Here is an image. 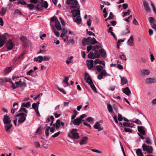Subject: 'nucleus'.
<instances>
[{"instance_id": "1", "label": "nucleus", "mask_w": 156, "mask_h": 156, "mask_svg": "<svg viewBox=\"0 0 156 156\" xmlns=\"http://www.w3.org/2000/svg\"><path fill=\"white\" fill-rule=\"evenodd\" d=\"M77 129H73L71 131L68 133V136L71 139H78L79 137V135L77 132Z\"/></svg>"}, {"instance_id": "2", "label": "nucleus", "mask_w": 156, "mask_h": 156, "mask_svg": "<svg viewBox=\"0 0 156 156\" xmlns=\"http://www.w3.org/2000/svg\"><path fill=\"white\" fill-rule=\"evenodd\" d=\"M27 114L23 112L18 113L16 115V117H19L18 122L20 123L24 122L26 120Z\"/></svg>"}, {"instance_id": "3", "label": "nucleus", "mask_w": 156, "mask_h": 156, "mask_svg": "<svg viewBox=\"0 0 156 156\" xmlns=\"http://www.w3.org/2000/svg\"><path fill=\"white\" fill-rule=\"evenodd\" d=\"M142 147L143 151H146L149 154L152 153L153 148L152 146H151L147 145L144 144H142Z\"/></svg>"}, {"instance_id": "4", "label": "nucleus", "mask_w": 156, "mask_h": 156, "mask_svg": "<svg viewBox=\"0 0 156 156\" xmlns=\"http://www.w3.org/2000/svg\"><path fill=\"white\" fill-rule=\"evenodd\" d=\"M78 3L76 0H67L66 1V3L68 5H72L73 6H70V8H77V4Z\"/></svg>"}, {"instance_id": "5", "label": "nucleus", "mask_w": 156, "mask_h": 156, "mask_svg": "<svg viewBox=\"0 0 156 156\" xmlns=\"http://www.w3.org/2000/svg\"><path fill=\"white\" fill-rule=\"evenodd\" d=\"M143 2L145 11L148 13H150L151 12V10L147 1L146 0H143Z\"/></svg>"}, {"instance_id": "6", "label": "nucleus", "mask_w": 156, "mask_h": 156, "mask_svg": "<svg viewBox=\"0 0 156 156\" xmlns=\"http://www.w3.org/2000/svg\"><path fill=\"white\" fill-rule=\"evenodd\" d=\"M100 72V73L98 76V78L99 80L101 79L103 76H110L109 74L107 73L105 69H104Z\"/></svg>"}, {"instance_id": "7", "label": "nucleus", "mask_w": 156, "mask_h": 156, "mask_svg": "<svg viewBox=\"0 0 156 156\" xmlns=\"http://www.w3.org/2000/svg\"><path fill=\"white\" fill-rule=\"evenodd\" d=\"M71 12L74 17H76L80 15V11L79 8L77 7V8H74V9L72 10Z\"/></svg>"}, {"instance_id": "8", "label": "nucleus", "mask_w": 156, "mask_h": 156, "mask_svg": "<svg viewBox=\"0 0 156 156\" xmlns=\"http://www.w3.org/2000/svg\"><path fill=\"white\" fill-rule=\"evenodd\" d=\"M85 80L86 82L88 83L90 85L93 83L91 77L89 75V74L87 73H85Z\"/></svg>"}, {"instance_id": "9", "label": "nucleus", "mask_w": 156, "mask_h": 156, "mask_svg": "<svg viewBox=\"0 0 156 156\" xmlns=\"http://www.w3.org/2000/svg\"><path fill=\"white\" fill-rule=\"evenodd\" d=\"M3 121L4 124L11 123L12 121L10 118L7 114H6L4 115Z\"/></svg>"}, {"instance_id": "10", "label": "nucleus", "mask_w": 156, "mask_h": 156, "mask_svg": "<svg viewBox=\"0 0 156 156\" xmlns=\"http://www.w3.org/2000/svg\"><path fill=\"white\" fill-rule=\"evenodd\" d=\"M13 44L12 40L10 39L7 42L6 44V46L8 50H11L13 47Z\"/></svg>"}, {"instance_id": "11", "label": "nucleus", "mask_w": 156, "mask_h": 156, "mask_svg": "<svg viewBox=\"0 0 156 156\" xmlns=\"http://www.w3.org/2000/svg\"><path fill=\"white\" fill-rule=\"evenodd\" d=\"M26 74L27 75H30L32 77L35 78L37 76V75L36 73H35L34 70L32 69H30L29 71H27Z\"/></svg>"}, {"instance_id": "12", "label": "nucleus", "mask_w": 156, "mask_h": 156, "mask_svg": "<svg viewBox=\"0 0 156 156\" xmlns=\"http://www.w3.org/2000/svg\"><path fill=\"white\" fill-rule=\"evenodd\" d=\"M138 131L140 133L143 135H145L146 134L145 131V128L144 126H138Z\"/></svg>"}, {"instance_id": "13", "label": "nucleus", "mask_w": 156, "mask_h": 156, "mask_svg": "<svg viewBox=\"0 0 156 156\" xmlns=\"http://www.w3.org/2000/svg\"><path fill=\"white\" fill-rule=\"evenodd\" d=\"M94 61L92 60H87V64L89 69H91L93 67Z\"/></svg>"}, {"instance_id": "14", "label": "nucleus", "mask_w": 156, "mask_h": 156, "mask_svg": "<svg viewBox=\"0 0 156 156\" xmlns=\"http://www.w3.org/2000/svg\"><path fill=\"white\" fill-rule=\"evenodd\" d=\"M43 2H40L36 6H35V8L36 10L37 11H42L43 9Z\"/></svg>"}, {"instance_id": "15", "label": "nucleus", "mask_w": 156, "mask_h": 156, "mask_svg": "<svg viewBox=\"0 0 156 156\" xmlns=\"http://www.w3.org/2000/svg\"><path fill=\"white\" fill-rule=\"evenodd\" d=\"M91 38L90 37H88L87 38H84L82 41V43L83 46H85L86 44H88V41L89 39Z\"/></svg>"}, {"instance_id": "16", "label": "nucleus", "mask_w": 156, "mask_h": 156, "mask_svg": "<svg viewBox=\"0 0 156 156\" xmlns=\"http://www.w3.org/2000/svg\"><path fill=\"white\" fill-rule=\"evenodd\" d=\"M101 125L99 122H96L94 126V127L95 129L98 130V131H101L103 130V128L100 127Z\"/></svg>"}, {"instance_id": "17", "label": "nucleus", "mask_w": 156, "mask_h": 156, "mask_svg": "<svg viewBox=\"0 0 156 156\" xmlns=\"http://www.w3.org/2000/svg\"><path fill=\"white\" fill-rule=\"evenodd\" d=\"M81 122V121L79 117H78L73 121L72 124H73L76 126H79Z\"/></svg>"}, {"instance_id": "18", "label": "nucleus", "mask_w": 156, "mask_h": 156, "mask_svg": "<svg viewBox=\"0 0 156 156\" xmlns=\"http://www.w3.org/2000/svg\"><path fill=\"white\" fill-rule=\"evenodd\" d=\"M146 82L147 83H152L156 82V80L154 78H149L146 80Z\"/></svg>"}, {"instance_id": "19", "label": "nucleus", "mask_w": 156, "mask_h": 156, "mask_svg": "<svg viewBox=\"0 0 156 156\" xmlns=\"http://www.w3.org/2000/svg\"><path fill=\"white\" fill-rule=\"evenodd\" d=\"M88 138L87 136H83L80 142V145H83L86 144L88 141Z\"/></svg>"}, {"instance_id": "20", "label": "nucleus", "mask_w": 156, "mask_h": 156, "mask_svg": "<svg viewBox=\"0 0 156 156\" xmlns=\"http://www.w3.org/2000/svg\"><path fill=\"white\" fill-rule=\"evenodd\" d=\"M122 92L125 93L126 95L129 96L131 94V91L129 87H126L125 88H123L122 89Z\"/></svg>"}, {"instance_id": "21", "label": "nucleus", "mask_w": 156, "mask_h": 156, "mask_svg": "<svg viewBox=\"0 0 156 156\" xmlns=\"http://www.w3.org/2000/svg\"><path fill=\"white\" fill-rule=\"evenodd\" d=\"M5 130L7 132H9L10 131V128L12 126V125L11 123L5 124Z\"/></svg>"}, {"instance_id": "22", "label": "nucleus", "mask_w": 156, "mask_h": 156, "mask_svg": "<svg viewBox=\"0 0 156 156\" xmlns=\"http://www.w3.org/2000/svg\"><path fill=\"white\" fill-rule=\"evenodd\" d=\"M16 87L18 88L19 87H20L23 90H24L25 88L27 86V83L25 82H23L22 84H20L18 83V84H16Z\"/></svg>"}, {"instance_id": "23", "label": "nucleus", "mask_w": 156, "mask_h": 156, "mask_svg": "<svg viewBox=\"0 0 156 156\" xmlns=\"http://www.w3.org/2000/svg\"><path fill=\"white\" fill-rule=\"evenodd\" d=\"M99 53L103 57L105 58L106 57V52L103 48H101L99 50Z\"/></svg>"}, {"instance_id": "24", "label": "nucleus", "mask_w": 156, "mask_h": 156, "mask_svg": "<svg viewBox=\"0 0 156 156\" xmlns=\"http://www.w3.org/2000/svg\"><path fill=\"white\" fill-rule=\"evenodd\" d=\"M34 60L35 62L38 61L39 62L41 63L43 61V57L42 56L39 55L37 58L35 57Z\"/></svg>"}, {"instance_id": "25", "label": "nucleus", "mask_w": 156, "mask_h": 156, "mask_svg": "<svg viewBox=\"0 0 156 156\" xmlns=\"http://www.w3.org/2000/svg\"><path fill=\"white\" fill-rule=\"evenodd\" d=\"M98 42L96 39L94 37L91 38L89 39V41H88V44H97Z\"/></svg>"}, {"instance_id": "26", "label": "nucleus", "mask_w": 156, "mask_h": 156, "mask_svg": "<svg viewBox=\"0 0 156 156\" xmlns=\"http://www.w3.org/2000/svg\"><path fill=\"white\" fill-rule=\"evenodd\" d=\"M73 112L74 113V114H73L71 117V121L70 123V124L71 125H72L73 121L74 119L76 117V115L78 113V112L76 110H73Z\"/></svg>"}, {"instance_id": "27", "label": "nucleus", "mask_w": 156, "mask_h": 156, "mask_svg": "<svg viewBox=\"0 0 156 156\" xmlns=\"http://www.w3.org/2000/svg\"><path fill=\"white\" fill-rule=\"evenodd\" d=\"M56 29L58 30H62V27L61 26L60 23L59 21H57L56 22H55V26Z\"/></svg>"}, {"instance_id": "28", "label": "nucleus", "mask_w": 156, "mask_h": 156, "mask_svg": "<svg viewBox=\"0 0 156 156\" xmlns=\"http://www.w3.org/2000/svg\"><path fill=\"white\" fill-rule=\"evenodd\" d=\"M150 71L148 69H144L141 71L140 74L142 76L149 75Z\"/></svg>"}, {"instance_id": "29", "label": "nucleus", "mask_w": 156, "mask_h": 156, "mask_svg": "<svg viewBox=\"0 0 156 156\" xmlns=\"http://www.w3.org/2000/svg\"><path fill=\"white\" fill-rule=\"evenodd\" d=\"M95 64H101L104 66L105 65V62L104 61H100L99 59H96L94 60Z\"/></svg>"}, {"instance_id": "30", "label": "nucleus", "mask_w": 156, "mask_h": 156, "mask_svg": "<svg viewBox=\"0 0 156 156\" xmlns=\"http://www.w3.org/2000/svg\"><path fill=\"white\" fill-rule=\"evenodd\" d=\"M120 76L121 78V84L122 85L126 84L128 82L126 78L124 77H122Z\"/></svg>"}, {"instance_id": "31", "label": "nucleus", "mask_w": 156, "mask_h": 156, "mask_svg": "<svg viewBox=\"0 0 156 156\" xmlns=\"http://www.w3.org/2000/svg\"><path fill=\"white\" fill-rule=\"evenodd\" d=\"M51 28L56 36L57 37H58L59 36V33L58 32L56 31L55 28V25H52L51 26Z\"/></svg>"}, {"instance_id": "32", "label": "nucleus", "mask_w": 156, "mask_h": 156, "mask_svg": "<svg viewBox=\"0 0 156 156\" xmlns=\"http://www.w3.org/2000/svg\"><path fill=\"white\" fill-rule=\"evenodd\" d=\"M18 103L17 102L14 103L13 105V107H15V106H17V107L14 108V109L13 108H12L11 109V112L12 114H14L15 112V110H16L18 108Z\"/></svg>"}, {"instance_id": "33", "label": "nucleus", "mask_w": 156, "mask_h": 156, "mask_svg": "<svg viewBox=\"0 0 156 156\" xmlns=\"http://www.w3.org/2000/svg\"><path fill=\"white\" fill-rule=\"evenodd\" d=\"M130 32L128 28H126L124 30L122 31L121 33L122 35H124Z\"/></svg>"}, {"instance_id": "34", "label": "nucleus", "mask_w": 156, "mask_h": 156, "mask_svg": "<svg viewBox=\"0 0 156 156\" xmlns=\"http://www.w3.org/2000/svg\"><path fill=\"white\" fill-rule=\"evenodd\" d=\"M133 36L131 35L128 40V44L130 46L133 45L132 43L133 42Z\"/></svg>"}, {"instance_id": "35", "label": "nucleus", "mask_w": 156, "mask_h": 156, "mask_svg": "<svg viewBox=\"0 0 156 156\" xmlns=\"http://www.w3.org/2000/svg\"><path fill=\"white\" fill-rule=\"evenodd\" d=\"M95 69H96L98 72L102 71L103 69V67L101 65H98L96 66H94Z\"/></svg>"}, {"instance_id": "36", "label": "nucleus", "mask_w": 156, "mask_h": 156, "mask_svg": "<svg viewBox=\"0 0 156 156\" xmlns=\"http://www.w3.org/2000/svg\"><path fill=\"white\" fill-rule=\"evenodd\" d=\"M26 7L28 8L30 10H32L34 8L35 6L33 4H27Z\"/></svg>"}, {"instance_id": "37", "label": "nucleus", "mask_w": 156, "mask_h": 156, "mask_svg": "<svg viewBox=\"0 0 156 156\" xmlns=\"http://www.w3.org/2000/svg\"><path fill=\"white\" fill-rule=\"evenodd\" d=\"M73 20L75 22H76L78 24H80L81 21V19L80 16H77L76 19H74Z\"/></svg>"}, {"instance_id": "38", "label": "nucleus", "mask_w": 156, "mask_h": 156, "mask_svg": "<svg viewBox=\"0 0 156 156\" xmlns=\"http://www.w3.org/2000/svg\"><path fill=\"white\" fill-rule=\"evenodd\" d=\"M137 156H143V154L140 149H138L136 151Z\"/></svg>"}, {"instance_id": "39", "label": "nucleus", "mask_w": 156, "mask_h": 156, "mask_svg": "<svg viewBox=\"0 0 156 156\" xmlns=\"http://www.w3.org/2000/svg\"><path fill=\"white\" fill-rule=\"evenodd\" d=\"M31 106L30 103V102H27L26 104L23 103L21 105V107H25L27 108H29Z\"/></svg>"}, {"instance_id": "40", "label": "nucleus", "mask_w": 156, "mask_h": 156, "mask_svg": "<svg viewBox=\"0 0 156 156\" xmlns=\"http://www.w3.org/2000/svg\"><path fill=\"white\" fill-rule=\"evenodd\" d=\"M88 56L89 58L91 59H94L95 58V57L94 55V52L92 51H90L88 54Z\"/></svg>"}, {"instance_id": "41", "label": "nucleus", "mask_w": 156, "mask_h": 156, "mask_svg": "<svg viewBox=\"0 0 156 156\" xmlns=\"http://www.w3.org/2000/svg\"><path fill=\"white\" fill-rule=\"evenodd\" d=\"M94 51V55L95 57V58H98L99 57L100 55L99 53V51L98 50H93Z\"/></svg>"}, {"instance_id": "42", "label": "nucleus", "mask_w": 156, "mask_h": 156, "mask_svg": "<svg viewBox=\"0 0 156 156\" xmlns=\"http://www.w3.org/2000/svg\"><path fill=\"white\" fill-rule=\"evenodd\" d=\"M7 9L4 7H2L1 11H0V14L2 16L4 15L6 12Z\"/></svg>"}, {"instance_id": "43", "label": "nucleus", "mask_w": 156, "mask_h": 156, "mask_svg": "<svg viewBox=\"0 0 156 156\" xmlns=\"http://www.w3.org/2000/svg\"><path fill=\"white\" fill-rule=\"evenodd\" d=\"M43 0H30V2L34 4H37L40 2H42Z\"/></svg>"}, {"instance_id": "44", "label": "nucleus", "mask_w": 156, "mask_h": 156, "mask_svg": "<svg viewBox=\"0 0 156 156\" xmlns=\"http://www.w3.org/2000/svg\"><path fill=\"white\" fill-rule=\"evenodd\" d=\"M12 66L6 68L5 72L6 73H8L12 70Z\"/></svg>"}, {"instance_id": "45", "label": "nucleus", "mask_w": 156, "mask_h": 156, "mask_svg": "<svg viewBox=\"0 0 156 156\" xmlns=\"http://www.w3.org/2000/svg\"><path fill=\"white\" fill-rule=\"evenodd\" d=\"M69 80V78L68 76L64 78V80H63L62 82L63 83L66 84L67 85V86H68L69 85V84L68 83Z\"/></svg>"}, {"instance_id": "46", "label": "nucleus", "mask_w": 156, "mask_h": 156, "mask_svg": "<svg viewBox=\"0 0 156 156\" xmlns=\"http://www.w3.org/2000/svg\"><path fill=\"white\" fill-rule=\"evenodd\" d=\"M20 4L22 5H26L27 4V3L24 0H20L17 2V5H19Z\"/></svg>"}, {"instance_id": "47", "label": "nucleus", "mask_w": 156, "mask_h": 156, "mask_svg": "<svg viewBox=\"0 0 156 156\" xmlns=\"http://www.w3.org/2000/svg\"><path fill=\"white\" fill-rule=\"evenodd\" d=\"M43 57V61H48L51 58V57L50 56L45 55Z\"/></svg>"}, {"instance_id": "48", "label": "nucleus", "mask_w": 156, "mask_h": 156, "mask_svg": "<svg viewBox=\"0 0 156 156\" xmlns=\"http://www.w3.org/2000/svg\"><path fill=\"white\" fill-rule=\"evenodd\" d=\"M6 39V36L4 34L0 35V41H5Z\"/></svg>"}, {"instance_id": "49", "label": "nucleus", "mask_w": 156, "mask_h": 156, "mask_svg": "<svg viewBox=\"0 0 156 156\" xmlns=\"http://www.w3.org/2000/svg\"><path fill=\"white\" fill-rule=\"evenodd\" d=\"M73 58V57L71 56L70 57H69L67 60L66 61V63L68 65L69 63L72 62L71 59Z\"/></svg>"}, {"instance_id": "50", "label": "nucleus", "mask_w": 156, "mask_h": 156, "mask_svg": "<svg viewBox=\"0 0 156 156\" xmlns=\"http://www.w3.org/2000/svg\"><path fill=\"white\" fill-rule=\"evenodd\" d=\"M90 86L91 88V89L96 93H98V92L96 88L94 86V83H93L92 84L90 85Z\"/></svg>"}, {"instance_id": "51", "label": "nucleus", "mask_w": 156, "mask_h": 156, "mask_svg": "<svg viewBox=\"0 0 156 156\" xmlns=\"http://www.w3.org/2000/svg\"><path fill=\"white\" fill-rule=\"evenodd\" d=\"M50 20L52 22H54V21L56 22L57 21H58L57 18L55 16H54L52 17L51 19Z\"/></svg>"}, {"instance_id": "52", "label": "nucleus", "mask_w": 156, "mask_h": 156, "mask_svg": "<svg viewBox=\"0 0 156 156\" xmlns=\"http://www.w3.org/2000/svg\"><path fill=\"white\" fill-rule=\"evenodd\" d=\"M93 50H98L101 48V47L97 45H95L93 46Z\"/></svg>"}, {"instance_id": "53", "label": "nucleus", "mask_w": 156, "mask_h": 156, "mask_svg": "<svg viewBox=\"0 0 156 156\" xmlns=\"http://www.w3.org/2000/svg\"><path fill=\"white\" fill-rule=\"evenodd\" d=\"M107 108L108 111L110 112H113V110L112 108V106L110 104H108L107 105Z\"/></svg>"}, {"instance_id": "54", "label": "nucleus", "mask_w": 156, "mask_h": 156, "mask_svg": "<svg viewBox=\"0 0 156 156\" xmlns=\"http://www.w3.org/2000/svg\"><path fill=\"white\" fill-rule=\"evenodd\" d=\"M124 131L126 132L132 133L133 130L132 129L129 128H127L126 127H124Z\"/></svg>"}, {"instance_id": "55", "label": "nucleus", "mask_w": 156, "mask_h": 156, "mask_svg": "<svg viewBox=\"0 0 156 156\" xmlns=\"http://www.w3.org/2000/svg\"><path fill=\"white\" fill-rule=\"evenodd\" d=\"M120 58L122 60L125 61H126L127 59L126 56V55L124 54H122L120 56Z\"/></svg>"}, {"instance_id": "56", "label": "nucleus", "mask_w": 156, "mask_h": 156, "mask_svg": "<svg viewBox=\"0 0 156 156\" xmlns=\"http://www.w3.org/2000/svg\"><path fill=\"white\" fill-rule=\"evenodd\" d=\"M132 122L138 125H140L141 124V122L137 119H136L135 120L132 121Z\"/></svg>"}, {"instance_id": "57", "label": "nucleus", "mask_w": 156, "mask_h": 156, "mask_svg": "<svg viewBox=\"0 0 156 156\" xmlns=\"http://www.w3.org/2000/svg\"><path fill=\"white\" fill-rule=\"evenodd\" d=\"M93 47L91 45H89L87 46V52H89L91 50L93 51Z\"/></svg>"}, {"instance_id": "58", "label": "nucleus", "mask_w": 156, "mask_h": 156, "mask_svg": "<svg viewBox=\"0 0 156 156\" xmlns=\"http://www.w3.org/2000/svg\"><path fill=\"white\" fill-rule=\"evenodd\" d=\"M151 5L152 8V9H153V10L155 14H156V9L155 8V7L154 4H153V3L151 2Z\"/></svg>"}, {"instance_id": "59", "label": "nucleus", "mask_w": 156, "mask_h": 156, "mask_svg": "<svg viewBox=\"0 0 156 156\" xmlns=\"http://www.w3.org/2000/svg\"><path fill=\"white\" fill-rule=\"evenodd\" d=\"M3 80H4V82H9L10 83L12 81L11 79L10 78H3Z\"/></svg>"}, {"instance_id": "60", "label": "nucleus", "mask_w": 156, "mask_h": 156, "mask_svg": "<svg viewBox=\"0 0 156 156\" xmlns=\"http://www.w3.org/2000/svg\"><path fill=\"white\" fill-rule=\"evenodd\" d=\"M25 54V53L24 52H23L20 56L18 58V59H23V56Z\"/></svg>"}, {"instance_id": "61", "label": "nucleus", "mask_w": 156, "mask_h": 156, "mask_svg": "<svg viewBox=\"0 0 156 156\" xmlns=\"http://www.w3.org/2000/svg\"><path fill=\"white\" fill-rule=\"evenodd\" d=\"M94 119L92 117H89L87 118L86 121L88 122H92L93 121Z\"/></svg>"}, {"instance_id": "62", "label": "nucleus", "mask_w": 156, "mask_h": 156, "mask_svg": "<svg viewBox=\"0 0 156 156\" xmlns=\"http://www.w3.org/2000/svg\"><path fill=\"white\" fill-rule=\"evenodd\" d=\"M146 143L148 144H151V141L149 137H147L146 138Z\"/></svg>"}, {"instance_id": "63", "label": "nucleus", "mask_w": 156, "mask_h": 156, "mask_svg": "<svg viewBox=\"0 0 156 156\" xmlns=\"http://www.w3.org/2000/svg\"><path fill=\"white\" fill-rule=\"evenodd\" d=\"M38 108V105H37V103H34L32 105V108L34 109H35L37 108Z\"/></svg>"}, {"instance_id": "64", "label": "nucleus", "mask_w": 156, "mask_h": 156, "mask_svg": "<svg viewBox=\"0 0 156 156\" xmlns=\"http://www.w3.org/2000/svg\"><path fill=\"white\" fill-rule=\"evenodd\" d=\"M92 20L90 19H88L87 20V25L89 27H90L91 25Z\"/></svg>"}]
</instances>
